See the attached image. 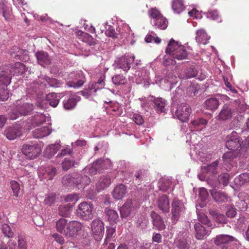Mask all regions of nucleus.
Returning a JSON list of instances; mask_svg holds the SVG:
<instances>
[{"label":"nucleus","instance_id":"nucleus-1","mask_svg":"<svg viewBox=\"0 0 249 249\" xmlns=\"http://www.w3.org/2000/svg\"><path fill=\"white\" fill-rule=\"evenodd\" d=\"M166 53L174 59L178 60L185 59L188 56L185 47L173 39H171L168 43Z\"/></svg>","mask_w":249,"mask_h":249},{"label":"nucleus","instance_id":"nucleus-2","mask_svg":"<svg viewBox=\"0 0 249 249\" xmlns=\"http://www.w3.org/2000/svg\"><path fill=\"white\" fill-rule=\"evenodd\" d=\"M12 77L8 71L4 70L0 72V100L4 101L9 96L7 86L10 84Z\"/></svg>","mask_w":249,"mask_h":249},{"label":"nucleus","instance_id":"nucleus-3","mask_svg":"<svg viewBox=\"0 0 249 249\" xmlns=\"http://www.w3.org/2000/svg\"><path fill=\"white\" fill-rule=\"evenodd\" d=\"M63 183L64 185L69 186H71L73 183L78 189H81L89 185L90 183V179L87 176L81 174L73 178L65 177L63 178Z\"/></svg>","mask_w":249,"mask_h":249},{"label":"nucleus","instance_id":"nucleus-4","mask_svg":"<svg viewBox=\"0 0 249 249\" xmlns=\"http://www.w3.org/2000/svg\"><path fill=\"white\" fill-rule=\"evenodd\" d=\"M93 205L86 202L80 203L76 211V215L84 220H89L93 217Z\"/></svg>","mask_w":249,"mask_h":249},{"label":"nucleus","instance_id":"nucleus-5","mask_svg":"<svg viewBox=\"0 0 249 249\" xmlns=\"http://www.w3.org/2000/svg\"><path fill=\"white\" fill-rule=\"evenodd\" d=\"M22 151L27 159L32 160L36 158L40 155L41 149L36 143H32L23 144Z\"/></svg>","mask_w":249,"mask_h":249},{"label":"nucleus","instance_id":"nucleus-6","mask_svg":"<svg viewBox=\"0 0 249 249\" xmlns=\"http://www.w3.org/2000/svg\"><path fill=\"white\" fill-rule=\"evenodd\" d=\"M183 211V205L178 199L174 198L171 203V221L176 224L178 220L181 213Z\"/></svg>","mask_w":249,"mask_h":249},{"label":"nucleus","instance_id":"nucleus-7","mask_svg":"<svg viewBox=\"0 0 249 249\" xmlns=\"http://www.w3.org/2000/svg\"><path fill=\"white\" fill-rule=\"evenodd\" d=\"M59 102V97L55 93H50L46 95L44 100L37 102V106L41 109H46L48 104L55 107Z\"/></svg>","mask_w":249,"mask_h":249},{"label":"nucleus","instance_id":"nucleus-8","mask_svg":"<svg viewBox=\"0 0 249 249\" xmlns=\"http://www.w3.org/2000/svg\"><path fill=\"white\" fill-rule=\"evenodd\" d=\"M91 228L95 240H100L104 233L105 228L103 222L98 219H94L91 223Z\"/></svg>","mask_w":249,"mask_h":249},{"label":"nucleus","instance_id":"nucleus-9","mask_svg":"<svg viewBox=\"0 0 249 249\" xmlns=\"http://www.w3.org/2000/svg\"><path fill=\"white\" fill-rule=\"evenodd\" d=\"M191 112L189 106L185 104H181L178 106L176 115L178 118L182 122L188 121Z\"/></svg>","mask_w":249,"mask_h":249},{"label":"nucleus","instance_id":"nucleus-10","mask_svg":"<svg viewBox=\"0 0 249 249\" xmlns=\"http://www.w3.org/2000/svg\"><path fill=\"white\" fill-rule=\"evenodd\" d=\"M18 245L13 240H10L7 243V247L1 246L0 249H27V243L25 237L21 235H18Z\"/></svg>","mask_w":249,"mask_h":249},{"label":"nucleus","instance_id":"nucleus-11","mask_svg":"<svg viewBox=\"0 0 249 249\" xmlns=\"http://www.w3.org/2000/svg\"><path fill=\"white\" fill-rule=\"evenodd\" d=\"M134 60V56L130 55H124L115 61V64L119 69L124 71H128L130 68L131 64Z\"/></svg>","mask_w":249,"mask_h":249},{"label":"nucleus","instance_id":"nucleus-12","mask_svg":"<svg viewBox=\"0 0 249 249\" xmlns=\"http://www.w3.org/2000/svg\"><path fill=\"white\" fill-rule=\"evenodd\" d=\"M233 240V237L227 234L218 235L213 239V243L216 246H221L222 249H230L229 244Z\"/></svg>","mask_w":249,"mask_h":249},{"label":"nucleus","instance_id":"nucleus-13","mask_svg":"<svg viewBox=\"0 0 249 249\" xmlns=\"http://www.w3.org/2000/svg\"><path fill=\"white\" fill-rule=\"evenodd\" d=\"M105 162L102 160H98L92 163L91 165L87 166L84 169V173H88L90 175H95L97 173H100L105 168Z\"/></svg>","mask_w":249,"mask_h":249},{"label":"nucleus","instance_id":"nucleus-14","mask_svg":"<svg viewBox=\"0 0 249 249\" xmlns=\"http://www.w3.org/2000/svg\"><path fill=\"white\" fill-rule=\"evenodd\" d=\"M104 86V82L102 80L96 83H90L87 89L83 91L84 95L88 96L94 95L98 89L102 88Z\"/></svg>","mask_w":249,"mask_h":249},{"label":"nucleus","instance_id":"nucleus-15","mask_svg":"<svg viewBox=\"0 0 249 249\" xmlns=\"http://www.w3.org/2000/svg\"><path fill=\"white\" fill-rule=\"evenodd\" d=\"M68 226L66 236L72 237L76 235L81 230L82 225L80 222L71 221L68 223Z\"/></svg>","mask_w":249,"mask_h":249},{"label":"nucleus","instance_id":"nucleus-16","mask_svg":"<svg viewBox=\"0 0 249 249\" xmlns=\"http://www.w3.org/2000/svg\"><path fill=\"white\" fill-rule=\"evenodd\" d=\"M6 71H9V73L11 75L18 76L22 75L26 71L25 66L20 63V62H17L15 63L13 65H12L10 69L9 67L6 68L5 69Z\"/></svg>","mask_w":249,"mask_h":249},{"label":"nucleus","instance_id":"nucleus-17","mask_svg":"<svg viewBox=\"0 0 249 249\" xmlns=\"http://www.w3.org/2000/svg\"><path fill=\"white\" fill-rule=\"evenodd\" d=\"M159 209L163 213H168L169 211L170 205L168 197L166 195L160 196L157 200Z\"/></svg>","mask_w":249,"mask_h":249},{"label":"nucleus","instance_id":"nucleus-18","mask_svg":"<svg viewBox=\"0 0 249 249\" xmlns=\"http://www.w3.org/2000/svg\"><path fill=\"white\" fill-rule=\"evenodd\" d=\"M152 223L154 227L159 231H162L165 229L166 226L162 217L154 211L151 213Z\"/></svg>","mask_w":249,"mask_h":249},{"label":"nucleus","instance_id":"nucleus-19","mask_svg":"<svg viewBox=\"0 0 249 249\" xmlns=\"http://www.w3.org/2000/svg\"><path fill=\"white\" fill-rule=\"evenodd\" d=\"M221 167L218 166V162L214 161L206 166L202 167L203 172H206L208 176H215L220 172Z\"/></svg>","mask_w":249,"mask_h":249},{"label":"nucleus","instance_id":"nucleus-20","mask_svg":"<svg viewBox=\"0 0 249 249\" xmlns=\"http://www.w3.org/2000/svg\"><path fill=\"white\" fill-rule=\"evenodd\" d=\"M36 57L37 59L38 63L44 66L51 64V60L48 53L44 51H38L36 53Z\"/></svg>","mask_w":249,"mask_h":249},{"label":"nucleus","instance_id":"nucleus-21","mask_svg":"<svg viewBox=\"0 0 249 249\" xmlns=\"http://www.w3.org/2000/svg\"><path fill=\"white\" fill-rule=\"evenodd\" d=\"M236 157L235 154L231 151L225 153L222 157L223 160V167L226 170H230L232 167L231 161Z\"/></svg>","mask_w":249,"mask_h":249},{"label":"nucleus","instance_id":"nucleus-22","mask_svg":"<svg viewBox=\"0 0 249 249\" xmlns=\"http://www.w3.org/2000/svg\"><path fill=\"white\" fill-rule=\"evenodd\" d=\"M232 111L231 107L227 105H225L218 116V120L220 121H226L231 118Z\"/></svg>","mask_w":249,"mask_h":249},{"label":"nucleus","instance_id":"nucleus-23","mask_svg":"<svg viewBox=\"0 0 249 249\" xmlns=\"http://www.w3.org/2000/svg\"><path fill=\"white\" fill-rule=\"evenodd\" d=\"M111 183V177L110 175H103L96 185L98 191L104 190L109 186Z\"/></svg>","mask_w":249,"mask_h":249},{"label":"nucleus","instance_id":"nucleus-24","mask_svg":"<svg viewBox=\"0 0 249 249\" xmlns=\"http://www.w3.org/2000/svg\"><path fill=\"white\" fill-rule=\"evenodd\" d=\"M126 192V187L123 184H119L113 190V197L116 200L121 199L124 196Z\"/></svg>","mask_w":249,"mask_h":249},{"label":"nucleus","instance_id":"nucleus-25","mask_svg":"<svg viewBox=\"0 0 249 249\" xmlns=\"http://www.w3.org/2000/svg\"><path fill=\"white\" fill-rule=\"evenodd\" d=\"M77 82L69 81L67 85L69 87L77 88L81 87L85 82V77L84 74L81 72H77L76 73Z\"/></svg>","mask_w":249,"mask_h":249},{"label":"nucleus","instance_id":"nucleus-26","mask_svg":"<svg viewBox=\"0 0 249 249\" xmlns=\"http://www.w3.org/2000/svg\"><path fill=\"white\" fill-rule=\"evenodd\" d=\"M51 130L49 126L42 127L33 131V135L36 138H42L50 134Z\"/></svg>","mask_w":249,"mask_h":249},{"label":"nucleus","instance_id":"nucleus-27","mask_svg":"<svg viewBox=\"0 0 249 249\" xmlns=\"http://www.w3.org/2000/svg\"><path fill=\"white\" fill-rule=\"evenodd\" d=\"M171 7L174 13L180 14L185 8L184 0H172Z\"/></svg>","mask_w":249,"mask_h":249},{"label":"nucleus","instance_id":"nucleus-28","mask_svg":"<svg viewBox=\"0 0 249 249\" xmlns=\"http://www.w3.org/2000/svg\"><path fill=\"white\" fill-rule=\"evenodd\" d=\"M4 134L8 139L13 140L20 136L21 132L15 127H8L5 130Z\"/></svg>","mask_w":249,"mask_h":249},{"label":"nucleus","instance_id":"nucleus-29","mask_svg":"<svg viewBox=\"0 0 249 249\" xmlns=\"http://www.w3.org/2000/svg\"><path fill=\"white\" fill-rule=\"evenodd\" d=\"M196 230V237L198 240L203 239L204 237L207 234L208 231L199 223H197L194 226Z\"/></svg>","mask_w":249,"mask_h":249},{"label":"nucleus","instance_id":"nucleus-30","mask_svg":"<svg viewBox=\"0 0 249 249\" xmlns=\"http://www.w3.org/2000/svg\"><path fill=\"white\" fill-rule=\"evenodd\" d=\"M105 212L110 224L114 225L117 223L119 219V215L115 210L106 208Z\"/></svg>","mask_w":249,"mask_h":249},{"label":"nucleus","instance_id":"nucleus-31","mask_svg":"<svg viewBox=\"0 0 249 249\" xmlns=\"http://www.w3.org/2000/svg\"><path fill=\"white\" fill-rule=\"evenodd\" d=\"M68 223L67 220L64 218H61L57 220L56 222V228L57 231L66 235Z\"/></svg>","mask_w":249,"mask_h":249},{"label":"nucleus","instance_id":"nucleus-32","mask_svg":"<svg viewBox=\"0 0 249 249\" xmlns=\"http://www.w3.org/2000/svg\"><path fill=\"white\" fill-rule=\"evenodd\" d=\"M241 140L227 139L226 142V147L231 151H236L241 148Z\"/></svg>","mask_w":249,"mask_h":249},{"label":"nucleus","instance_id":"nucleus-33","mask_svg":"<svg viewBox=\"0 0 249 249\" xmlns=\"http://www.w3.org/2000/svg\"><path fill=\"white\" fill-rule=\"evenodd\" d=\"M196 38L197 42L206 44L208 40L210 38V37L208 36L205 30L203 29H199L196 31Z\"/></svg>","mask_w":249,"mask_h":249},{"label":"nucleus","instance_id":"nucleus-34","mask_svg":"<svg viewBox=\"0 0 249 249\" xmlns=\"http://www.w3.org/2000/svg\"><path fill=\"white\" fill-rule=\"evenodd\" d=\"M211 194L214 200L218 202H224L227 200V195L224 192L211 190Z\"/></svg>","mask_w":249,"mask_h":249},{"label":"nucleus","instance_id":"nucleus-35","mask_svg":"<svg viewBox=\"0 0 249 249\" xmlns=\"http://www.w3.org/2000/svg\"><path fill=\"white\" fill-rule=\"evenodd\" d=\"M154 107L158 112H164L166 101L162 98H157L154 100Z\"/></svg>","mask_w":249,"mask_h":249},{"label":"nucleus","instance_id":"nucleus-36","mask_svg":"<svg viewBox=\"0 0 249 249\" xmlns=\"http://www.w3.org/2000/svg\"><path fill=\"white\" fill-rule=\"evenodd\" d=\"M219 105V101L216 98H209L205 102V108L210 110H216Z\"/></svg>","mask_w":249,"mask_h":249},{"label":"nucleus","instance_id":"nucleus-37","mask_svg":"<svg viewBox=\"0 0 249 249\" xmlns=\"http://www.w3.org/2000/svg\"><path fill=\"white\" fill-rule=\"evenodd\" d=\"M17 109L21 115H27L33 110V105L30 104L25 103L22 105H18Z\"/></svg>","mask_w":249,"mask_h":249},{"label":"nucleus","instance_id":"nucleus-38","mask_svg":"<svg viewBox=\"0 0 249 249\" xmlns=\"http://www.w3.org/2000/svg\"><path fill=\"white\" fill-rule=\"evenodd\" d=\"M154 25L160 30H165L168 26V20L163 16L153 21Z\"/></svg>","mask_w":249,"mask_h":249},{"label":"nucleus","instance_id":"nucleus-39","mask_svg":"<svg viewBox=\"0 0 249 249\" xmlns=\"http://www.w3.org/2000/svg\"><path fill=\"white\" fill-rule=\"evenodd\" d=\"M174 243L178 249H190V243L184 238L177 239Z\"/></svg>","mask_w":249,"mask_h":249},{"label":"nucleus","instance_id":"nucleus-40","mask_svg":"<svg viewBox=\"0 0 249 249\" xmlns=\"http://www.w3.org/2000/svg\"><path fill=\"white\" fill-rule=\"evenodd\" d=\"M45 120V116L43 114H37L35 115L31 120L32 124L34 126H38L44 123Z\"/></svg>","mask_w":249,"mask_h":249},{"label":"nucleus","instance_id":"nucleus-41","mask_svg":"<svg viewBox=\"0 0 249 249\" xmlns=\"http://www.w3.org/2000/svg\"><path fill=\"white\" fill-rule=\"evenodd\" d=\"M0 10L2 14V16L5 20H8L11 17V9L4 2L0 3Z\"/></svg>","mask_w":249,"mask_h":249},{"label":"nucleus","instance_id":"nucleus-42","mask_svg":"<svg viewBox=\"0 0 249 249\" xmlns=\"http://www.w3.org/2000/svg\"><path fill=\"white\" fill-rule=\"evenodd\" d=\"M76 99L74 97L69 98L63 102V106L66 109L73 108L76 104Z\"/></svg>","mask_w":249,"mask_h":249},{"label":"nucleus","instance_id":"nucleus-43","mask_svg":"<svg viewBox=\"0 0 249 249\" xmlns=\"http://www.w3.org/2000/svg\"><path fill=\"white\" fill-rule=\"evenodd\" d=\"M113 83L115 85H124L127 83V80L123 75L121 74H117L114 75L112 78Z\"/></svg>","mask_w":249,"mask_h":249},{"label":"nucleus","instance_id":"nucleus-44","mask_svg":"<svg viewBox=\"0 0 249 249\" xmlns=\"http://www.w3.org/2000/svg\"><path fill=\"white\" fill-rule=\"evenodd\" d=\"M148 14L151 18L153 19V21H155V19H158L163 16L160 11L155 7L150 8L148 11Z\"/></svg>","mask_w":249,"mask_h":249},{"label":"nucleus","instance_id":"nucleus-45","mask_svg":"<svg viewBox=\"0 0 249 249\" xmlns=\"http://www.w3.org/2000/svg\"><path fill=\"white\" fill-rule=\"evenodd\" d=\"M207 17L211 19L216 21L218 22L221 21V18L217 10L209 11L207 14Z\"/></svg>","mask_w":249,"mask_h":249},{"label":"nucleus","instance_id":"nucleus-46","mask_svg":"<svg viewBox=\"0 0 249 249\" xmlns=\"http://www.w3.org/2000/svg\"><path fill=\"white\" fill-rule=\"evenodd\" d=\"M1 230L5 236L8 238H12L14 236V232L8 224H3L2 225Z\"/></svg>","mask_w":249,"mask_h":249},{"label":"nucleus","instance_id":"nucleus-47","mask_svg":"<svg viewBox=\"0 0 249 249\" xmlns=\"http://www.w3.org/2000/svg\"><path fill=\"white\" fill-rule=\"evenodd\" d=\"M56 174V169L54 167L49 166L48 167L46 170V172L43 173V176H44L43 178H47V177H49L48 179L51 180L53 178V177Z\"/></svg>","mask_w":249,"mask_h":249},{"label":"nucleus","instance_id":"nucleus-48","mask_svg":"<svg viewBox=\"0 0 249 249\" xmlns=\"http://www.w3.org/2000/svg\"><path fill=\"white\" fill-rule=\"evenodd\" d=\"M115 233V229L112 227H107L106 232V237L104 245H107L108 243L111 241L112 237Z\"/></svg>","mask_w":249,"mask_h":249},{"label":"nucleus","instance_id":"nucleus-49","mask_svg":"<svg viewBox=\"0 0 249 249\" xmlns=\"http://www.w3.org/2000/svg\"><path fill=\"white\" fill-rule=\"evenodd\" d=\"M106 35L113 38H118L119 34L116 32L113 26L108 25L107 28Z\"/></svg>","mask_w":249,"mask_h":249},{"label":"nucleus","instance_id":"nucleus-50","mask_svg":"<svg viewBox=\"0 0 249 249\" xmlns=\"http://www.w3.org/2000/svg\"><path fill=\"white\" fill-rule=\"evenodd\" d=\"M186 77L187 78H190L195 77L197 73V70L195 69L194 66H191L189 68H188L185 71Z\"/></svg>","mask_w":249,"mask_h":249},{"label":"nucleus","instance_id":"nucleus-51","mask_svg":"<svg viewBox=\"0 0 249 249\" xmlns=\"http://www.w3.org/2000/svg\"><path fill=\"white\" fill-rule=\"evenodd\" d=\"M218 180L220 184L226 186L229 181V175L227 173H222L218 177Z\"/></svg>","mask_w":249,"mask_h":249},{"label":"nucleus","instance_id":"nucleus-52","mask_svg":"<svg viewBox=\"0 0 249 249\" xmlns=\"http://www.w3.org/2000/svg\"><path fill=\"white\" fill-rule=\"evenodd\" d=\"M82 39L84 42H87L89 45H94L96 41L93 37L88 33H82Z\"/></svg>","mask_w":249,"mask_h":249},{"label":"nucleus","instance_id":"nucleus-53","mask_svg":"<svg viewBox=\"0 0 249 249\" xmlns=\"http://www.w3.org/2000/svg\"><path fill=\"white\" fill-rule=\"evenodd\" d=\"M75 162L71 160L65 158L62 163V167L64 170L68 171L74 165Z\"/></svg>","mask_w":249,"mask_h":249},{"label":"nucleus","instance_id":"nucleus-54","mask_svg":"<svg viewBox=\"0 0 249 249\" xmlns=\"http://www.w3.org/2000/svg\"><path fill=\"white\" fill-rule=\"evenodd\" d=\"M10 185L14 196L17 197H18L20 190L19 184L15 180H12L10 182Z\"/></svg>","mask_w":249,"mask_h":249},{"label":"nucleus","instance_id":"nucleus-55","mask_svg":"<svg viewBox=\"0 0 249 249\" xmlns=\"http://www.w3.org/2000/svg\"><path fill=\"white\" fill-rule=\"evenodd\" d=\"M239 185H243L245 183L249 182V173H243L240 175L238 178Z\"/></svg>","mask_w":249,"mask_h":249},{"label":"nucleus","instance_id":"nucleus-56","mask_svg":"<svg viewBox=\"0 0 249 249\" xmlns=\"http://www.w3.org/2000/svg\"><path fill=\"white\" fill-rule=\"evenodd\" d=\"M55 195L53 194H49L44 199V204L51 206L55 200Z\"/></svg>","mask_w":249,"mask_h":249},{"label":"nucleus","instance_id":"nucleus-57","mask_svg":"<svg viewBox=\"0 0 249 249\" xmlns=\"http://www.w3.org/2000/svg\"><path fill=\"white\" fill-rule=\"evenodd\" d=\"M60 145L59 144H51L46 148V150L50 152L52 156L54 155L59 149Z\"/></svg>","mask_w":249,"mask_h":249},{"label":"nucleus","instance_id":"nucleus-58","mask_svg":"<svg viewBox=\"0 0 249 249\" xmlns=\"http://www.w3.org/2000/svg\"><path fill=\"white\" fill-rule=\"evenodd\" d=\"M132 210L129 208H125V207H122L120 208V213L122 217H128L131 212Z\"/></svg>","mask_w":249,"mask_h":249},{"label":"nucleus","instance_id":"nucleus-59","mask_svg":"<svg viewBox=\"0 0 249 249\" xmlns=\"http://www.w3.org/2000/svg\"><path fill=\"white\" fill-rule=\"evenodd\" d=\"M68 206H60L59 207V213L63 216H66L69 214V212L68 211Z\"/></svg>","mask_w":249,"mask_h":249},{"label":"nucleus","instance_id":"nucleus-60","mask_svg":"<svg viewBox=\"0 0 249 249\" xmlns=\"http://www.w3.org/2000/svg\"><path fill=\"white\" fill-rule=\"evenodd\" d=\"M133 121L138 125H141L144 123L142 116L138 114H135L133 116Z\"/></svg>","mask_w":249,"mask_h":249},{"label":"nucleus","instance_id":"nucleus-61","mask_svg":"<svg viewBox=\"0 0 249 249\" xmlns=\"http://www.w3.org/2000/svg\"><path fill=\"white\" fill-rule=\"evenodd\" d=\"M52 236L54 238V240L59 244L63 245L64 243L65 240L62 235L55 233L53 234Z\"/></svg>","mask_w":249,"mask_h":249},{"label":"nucleus","instance_id":"nucleus-62","mask_svg":"<svg viewBox=\"0 0 249 249\" xmlns=\"http://www.w3.org/2000/svg\"><path fill=\"white\" fill-rule=\"evenodd\" d=\"M165 79L170 84H172L177 82L176 80L177 79V77L174 75L173 73H169L166 75Z\"/></svg>","mask_w":249,"mask_h":249},{"label":"nucleus","instance_id":"nucleus-63","mask_svg":"<svg viewBox=\"0 0 249 249\" xmlns=\"http://www.w3.org/2000/svg\"><path fill=\"white\" fill-rule=\"evenodd\" d=\"M216 221L220 224H226L227 223V219L225 215L222 214H218L216 217Z\"/></svg>","mask_w":249,"mask_h":249},{"label":"nucleus","instance_id":"nucleus-64","mask_svg":"<svg viewBox=\"0 0 249 249\" xmlns=\"http://www.w3.org/2000/svg\"><path fill=\"white\" fill-rule=\"evenodd\" d=\"M19 112L18 110L17 109V107H16V109L14 110L12 112H10L9 114V118L10 120H15L17 119L19 115Z\"/></svg>","mask_w":249,"mask_h":249}]
</instances>
